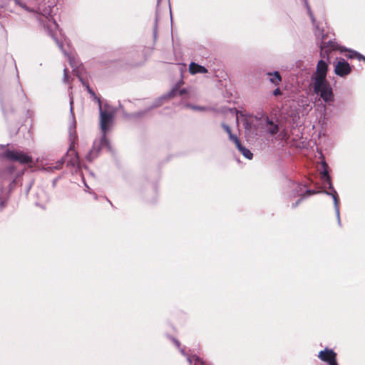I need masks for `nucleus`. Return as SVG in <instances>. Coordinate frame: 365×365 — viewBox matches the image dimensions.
Returning a JSON list of instances; mask_svg holds the SVG:
<instances>
[{"mask_svg":"<svg viewBox=\"0 0 365 365\" xmlns=\"http://www.w3.org/2000/svg\"><path fill=\"white\" fill-rule=\"evenodd\" d=\"M351 71L350 65L344 59L339 60L335 65L334 72L339 76L348 75Z\"/></svg>","mask_w":365,"mask_h":365,"instance_id":"obj_4","label":"nucleus"},{"mask_svg":"<svg viewBox=\"0 0 365 365\" xmlns=\"http://www.w3.org/2000/svg\"><path fill=\"white\" fill-rule=\"evenodd\" d=\"M279 94H280V90L279 88H277L276 90L274 91V96H278Z\"/></svg>","mask_w":365,"mask_h":365,"instance_id":"obj_15","label":"nucleus"},{"mask_svg":"<svg viewBox=\"0 0 365 365\" xmlns=\"http://www.w3.org/2000/svg\"><path fill=\"white\" fill-rule=\"evenodd\" d=\"M237 148L245 158H247V159L252 158V153L248 149L242 147L241 144L240 145V147Z\"/></svg>","mask_w":365,"mask_h":365,"instance_id":"obj_10","label":"nucleus"},{"mask_svg":"<svg viewBox=\"0 0 365 365\" xmlns=\"http://www.w3.org/2000/svg\"><path fill=\"white\" fill-rule=\"evenodd\" d=\"M113 117V115L110 113L101 111V127L104 133L112 121Z\"/></svg>","mask_w":365,"mask_h":365,"instance_id":"obj_6","label":"nucleus"},{"mask_svg":"<svg viewBox=\"0 0 365 365\" xmlns=\"http://www.w3.org/2000/svg\"><path fill=\"white\" fill-rule=\"evenodd\" d=\"M69 152L76 154L75 151L72 149H70ZM71 163L73 165L78 163V156L76 155H75V158L72 160H71Z\"/></svg>","mask_w":365,"mask_h":365,"instance_id":"obj_14","label":"nucleus"},{"mask_svg":"<svg viewBox=\"0 0 365 365\" xmlns=\"http://www.w3.org/2000/svg\"><path fill=\"white\" fill-rule=\"evenodd\" d=\"M88 90L90 93H91L93 95L94 94L93 92L88 87Z\"/></svg>","mask_w":365,"mask_h":365,"instance_id":"obj_18","label":"nucleus"},{"mask_svg":"<svg viewBox=\"0 0 365 365\" xmlns=\"http://www.w3.org/2000/svg\"><path fill=\"white\" fill-rule=\"evenodd\" d=\"M319 357L324 361L329 363V365H337L336 361V354L331 349H326L319 354Z\"/></svg>","mask_w":365,"mask_h":365,"instance_id":"obj_5","label":"nucleus"},{"mask_svg":"<svg viewBox=\"0 0 365 365\" xmlns=\"http://www.w3.org/2000/svg\"><path fill=\"white\" fill-rule=\"evenodd\" d=\"M222 126L224 129L226 130V132L228 133L230 140H232L236 145L237 147H240V140L236 136L232 135L230 127L226 125H223Z\"/></svg>","mask_w":365,"mask_h":365,"instance_id":"obj_8","label":"nucleus"},{"mask_svg":"<svg viewBox=\"0 0 365 365\" xmlns=\"http://www.w3.org/2000/svg\"><path fill=\"white\" fill-rule=\"evenodd\" d=\"M308 192L309 195L314 194V192H311L310 190H308Z\"/></svg>","mask_w":365,"mask_h":365,"instance_id":"obj_19","label":"nucleus"},{"mask_svg":"<svg viewBox=\"0 0 365 365\" xmlns=\"http://www.w3.org/2000/svg\"><path fill=\"white\" fill-rule=\"evenodd\" d=\"M313 89L314 93L319 96L327 103H331L334 101L333 89L327 80L313 81Z\"/></svg>","mask_w":365,"mask_h":365,"instance_id":"obj_1","label":"nucleus"},{"mask_svg":"<svg viewBox=\"0 0 365 365\" xmlns=\"http://www.w3.org/2000/svg\"><path fill=\"white\" fill-rule=\"evenodd\" d=\"M321 175H322V179L324 181V182H327L329 185H330V178H329V176L328 175V173L326 170H324L322 173H321Z\"/></svg>","mask_w":365,"mask_h":365,"instance_id":"obj_12","label":"nucleus"},{"mask_svg":"<svg viewBox=\"0 0 365 365\" xmlns=\"http://www.w3.org/2000/svg\"><path fill=\"white\" fill-rule=\"evenodd\" d=\"M268 75L270 76L269 81L275 84L278 85L281 82V76L278 72H274L273 73H268Z\"/></svg>","mask_w":365,"mask_h":365,"instance_id":"obj_9","label":"nucleus"},{"mask_svg":"<svg viewBox=\"0 0 365 365\" xmlns=\"http://www.w3.org/2000/svg\"><path fill=\"white\" fill-rule=\"evenodd\" d=\"M67 73H68V69L67 68H65L64 69V78L66 79L67 78Z\"/></svg>","mask_w":365,"mask_h":365,"instance_id":"obj_16","label":"nucleus"},{"mask_svg":"<svg viewBox=\"0 0 365 365\" xmlns=\"http://www.w3.org/2000/svg\"><path fill=\"white\" fill-rule=\"evenodd\" d=\"M189 71L192 74L207 73V69L195 63H191L189 66Z\"/></svg>","mask_w":365,"mask_h":365,"instance_id":"obj_7","label":"nucleus"},{"mask_svg":"<svg viewBox=\"0 0 365 365\" xmlns=\"http://www.w3.org/2000/svg\"><path fill=\"white\" fill-rule=\"evenodd\" d=\"M333 198H334V204H335V207H336V215L339 217V209L338 207V200H337L336 195L335 194L333 195Z\"/></svg>","mask_w":365,"mask_h":365,"instance_id":"obj_13","label":"nucleus"},{"mask_svg":"<svg viewBox=\"0 0 365 365\" xmlns=\"http://www.w3.org/2000/svg\"><path fill=\"white\" fill-rule=\"evenodd\" d=\"M328 69V65L327 63L321 60L318 62L317 66V71L313 77V81L314 80H327V73Z\"/></svg>","mask_w":365,"mask_h":365,"instance_id":"obj_3","label":"nucleus"},{"mask_svg":"<svg viewBox=\"0 0 365 365\" xmlns=\"http://www.w3.org/2000/svg\"><path fill=\"white\" fill-rule=\"evenodd\" d=\"M267 124L269 125V130L270 133L274 134L278 130V127L277 125L274 124L272 122L267 120Z\"/></svg>","mask_w":365,"mask_h":365,"instance_id":"obj_11","label":"nucleus"},{"mask_svg":"<svg viewBox=\"0 0 365 365\" xmlns=\"http://www.w3.org/2000/svg\"><path fill=\"white\" fill-rule=\"evenodd\" d=\"M309 15H310V16H311V18H312V21H314V19H313V16H312V13H311V11H310V9H309Z\"/></svg>","mask_w":365,"mask_h":365,"instance_id":"obj_17","label":"nucleus"},{"mask_svg":"<svg viewBox=\"0 0 365 365\" xmlns=\"http://www.w3.org/2000/svg\"><path fill=\"white\" fill-rule=\"evenodd\" d=\"M6 158L19 161L21 163H26L29 162H31V158L29 155H28L26 153H24L21 151H17V150H11L8 151L6 153Z\"/></svg>","mask_w":365,"mask_h":365,"instance_id":"obj_2","label":"nucleus"}]
</instances>
